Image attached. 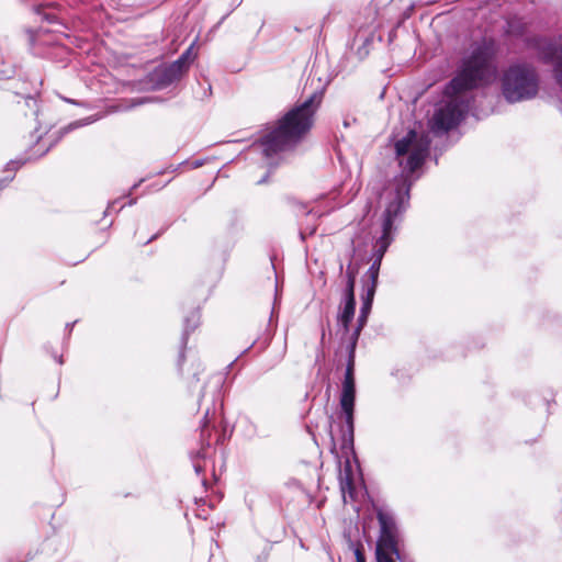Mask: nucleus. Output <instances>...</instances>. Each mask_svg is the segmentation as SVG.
<instances>
[{
    "label": "nucleus",
    "mask_w": 562,
    "mask_h": 562,
    "mask_svg": "<svg viewBox=\"0 0 562 562\" xmlns=\"http://www.w3.org/2000/svg\"><path fill=\"white\" fill-rule=\"evenodd\" d=\"M380 267H381L380 259H373L370 268L367 271L366 276H367L368 280L366 281L363 288L374 285V290H376Z\"/></svg>",
    "instance_id": "nucleus-12"
},
{
    "label": "nucleus",
    "mask_w": 562,
    "mask_h": 562,
    "mask_svg": "<svg viewBox=\"0 0 562 562\" xmlns=\"http://www.w3.org/2000/svg\"><path fill=\"white\" fill-rule=\"evenodd\" d=\"M186 71L187 70L180 65V63H177L175 60L169 66H166L157 70L155 76L157 78L158 85L161 87H166L179 80Z\"/></svg>",
    "instance_id": "nucleus-9"
},
{
    "label": "nucleus",
    "mask_w": 562,
    "mask_h": 562,
    "mask_svg": "<svg viewBox=\"0 0 562 562\" xmlns=\"http://www.w3.org/2000/svg\"><path fill=\"white\" fill-rule=\"evenodd\" d=\"M508 32H509V33H514V31H513V24H512V23H509V24H508Z\"/></svg>",
    "instance_id": "nucleus-25"
},
{
    "label": "nucleus",
    "mask_w": 562,
    "mask_h": 562,
    "mask_svg": "<svg viewBox=\"0 0 562 562\" xmlns=\"http://www.w3.org/2000/svg\"><path fill=\"white\" fill-rule=\"evenodd\" d=\"M502 93L509 103L528 101L537 97L540 89V76L532 64L515 61L501 78Z\"/></svg>",
    "instance_id": "nucleus-4"
},
{
    "label": "nucleus",
    "mask_w": 562,
    "mask_h": 562,
    "mask_svg": "<svg viewBox=\"0 0 562 562\" xmlns=\"http://www.w3.org/2000/svg\"><path fill=\"white\" fill-rule=\"evenodd\" d=\"M376 517L380 525V536L376 547L392 549L393 552H395L396 559H400V531L393 514L387 510L380 509Z\"/></svg>",
    "instance_id": "nucleus-7"
},
{
    "label": "nucleus",
    "mask_w": 562,
    "mask_h": 562,
    "mask_svg": "<svg viewBox=\"0 0 562 562\" xmlns=\"http://www.w3.org/2000/svg\"><path fill=\"white\" fill-rule=\"evenodd\" d=\"M323 97L324 91L316 90L305 100L295 104L252 147L259 149L267 159H271L279 153L295 146L311 131Z\"/></svg>",
    "instance_id": "nucleus-3"
},
{
    "label": "nucleus",
    "mask_w": 562,
    "mask_h": 562,
    "mask_svg": "<svg viewBox=\"0 0 562 562\" xmlns=\"http://www.w3.org/2000/svg\"><path fill=\"white\" fill-rule=\"evenodd\" d=\"M195 42H193L183 53L182 55L176 60L177 63H180V65L188 70L190 64L194 60L196 57V54L193 52Z\"/></svg>",
    "instance_id": "nucleus-14"
},
{
    "label": "nucleus",
    "mask_w": 562,
    "mask_h": 562,
    "mask_svg": "<svg viewBox=\"0 0 562 562\" xmlns=\"http://www.w3.org/2000/svg\"><path fill=\"white\" fill-rule=\"evenodd\" d=\"M46 19L49 21V22H54L56 20V16L54 15H49V14H46Z\"/></svg>",
    "instance_id": "nucleus-24"
},
{
    "label": "nucleus",
    "mask_w": 562,
    "mask_h": 562,
    "mask_svg": "<svg viewBox=\"0 0 562 562\" xmlns=\"http://www.w3.org/2000/svg\"><path fill=\"white\" fill-rule=\"evenodd\" d=\"M363 295L361 297L360 313L369 315L372 308L373 297L375 294L374 285L363 288Z\"/></svg>",
    "instance_id": "nucleus-11"
},
{
    "label": "nucleus",
    "mask_w": 562,
    "mask_h": 562,
    "mask_svg": "<svg viewBox=\"0 0 562 562\" xmlns=\"http://www.w3.org/2000/svg\"><path fill=\"white\" fill-rule=\"evenodd\" d=\"M497 53L498 44L493 38H482L470 45L446 88L447 99L437 105L429 122L434 133H446L462 121L471 105L467 93L495 78Z\"/></svg>",
    "instance_id": "nucleus-1"
},
{
    "label": "nucleus",
    "mask_w": 562,
    "mask_h": 562,
    "mask_svg": "<svg viewBox=\"0 0 562 562\" xmlns=\"http://www.w3.org/2000/svg\"><path fill=\"white\" fill-rule=\"evenodd\" d=\"M356 562H366L364 555L360 550H356Z\"/></svg>",
    "instance_id": "nucleus-22"
},
{
    "label": "nucleus",
    "mask_w": 562,
    "mask_h": 562,
    "mask_svg": "<svg viewBox=\"0 0 562 562\" xmlns=\"http://www.w3.org/2000/svg\"><path fill=\"white\" fill-rule=\"evenodd\" d=\"M375 554L378 562H396L395 559L393 558L395 555V552H393L392 549L376 547Z\"/></svg>",
    "instance_id": "nucleus-15"
},
{
    "label": "nucleus",
    "mask_w": 562,
    "mask_h": 562,
    "mask_svg": "<svg viewBox=\"0 0 562 562\" xmlns=\"http://www.w3.org/2000/svg\"><path fill=\"white\" fill-rule=\"evenodd\" d=\"M347 288L345 292V299L355 297L353 288H355V273L348 267L347 270Z\"/></svg>",
    "instance_id": "nucleus-17"
},
{
    "label": "nucleus",
    "mask_w": 562,
    "mask_h": 562,
    "mask_svg": "<svg viewBox=\"0 0 562 562\" xmlns=\"http://www.w3.org/2000/svg\"><path fill=\"white\" fill-rule=\"evenodd\" d=\"M345 127L349 126V123L347 121L344 122Z\"/></svg>",
    "instance_id": "nucleus-27"
},
{
    "label": "nucleus",
    "mask_w": 562,
    "mask_h": 562,
    "mask_svg": "<svg viewBox=\"0 0 562 562\" xmlns=\"http://www.w3.org/2000/svg\"><path fill=\"white\" fill-rule=\"evenodd\" d=\"M355 342L349 345V357L346 367L345 378L342 381V389L340 393L339 404L344 415L346 429L342 431L344 442H353V413H355V401H356V384H355Z\"/></svg>",
    "instance_id": "nucleus-5"
},
{
    "label": "nucleus",
    "mask_w": 562,
    "mask_h": 562,
    "mask_svg": "<svg viewBox=\"0 0 562 562\" xmlns=\"http://www.w3.org/2000/svg\"><path fill=\"white\" fill-rule=\"evenodd\" d=\"M24 162L25 160H11L7 164V170L16 171Z\"/></svg>",
    "instance_id": "nucleus-20"
},
{
    "label": "nucleus",
    "mask_w": 562,
    "mask_h": 562,
    "mask_svg": "<svg viewBox=\"0 0 562 562\" xmlns=\"http://www.w3.org/2000/svg\"><path fill=\"white\" fill-rule=\"evenodd\" d=\"M430 143L428 135L418 134L414 130L395 143V153L402 167V173L390 182L380 195V201L385 210L382 218V235L373 247V259H380V262L393 240L394 222L408 205L411 187L419 177L414 176V172L423 166L428 157Z\"/></svg>",
    "instance_id": "nucleus-2"
},
{
    "label": "nucleus",
    "mask_w": 562,
    "mask_h": 562,
    "mask_svg": "<svg viewBox=\"0 0 562 562\" xmlns=\"http://www.w3.org/2000/svg\"><path fill=\"white\" fill-rule=\"evenodd\" d=\"M14 74V70L11 65L1 63L0 64V79L11 78Z\"/></svg>",
    "instance_id": "nucleus-19"
},
{
    "label": "nucleus",
    "mask_w": 562,
    "mask_h": 562,
    "mask_svg": "<svg viewBox=\"0 0 562 562\" xmlns=\"http://www.w3.org/2000/svg\"><path fill=\"white\" fill-rule=\"evenodd\" d=\"M200 324V313L195 311L189 315L184 321V333L182 337V342H187V335L190 330H194Z\"/></svg>",
    "instance_id": "nucleus-13"
},
{
    "label": "nucleus",
    "mask_w": 562,
    "mask_h": 562,
    "mask_svg": "<svg viewBox=\"0 0 562 562\" xmlns=\"http://www.w3.org/2000/svg\"><path fill=\"white\" fill-rule=\"evenodd\" d=\"M13 176L8 177L5 180L0 181V190L7 184L8 181H11Z\"/></svg>",
    "instance_id": "nucleus-23"
},
{
    "label": "nucleus",
    "mask_w": 562,
    "mask_h": 562,
    "mask_svg": "<svg viewBox=\"0 0 562 562\" xmlns=\"http://www.w3.org/2000/svg\"><path fill=\"white\" fill-rule=\"evenodd\" d=\"M88 123H89V122H86V121H77V122H75V123L69 124V126L66 128V132H67V131H70V130H74V128H76V127H79V126L86 125V124H88Z\"/></svg>",
    "instance_id": "nucleus-21"
},
{
    "label": "nucleus",
    "mask_w": 562,
    "mask_h": 562,
    "mask_svg": "<svg viewBox=\"0 0 562 562\" xmlns=\"http://www.w3.org/2000/svg\"><path fill=\"white\" fill-rule=\"evenodd\" d=\"M529 46L537 50L540 60L553 65L554 78L562 88V38L533 37Z\"/></svg>",
    "instance_id": "nucleus-6"
},
{
    "label": "nucleus",
    "mask_w": 562,
    "mask_h": 562,
    "mask_svg": "<svg viewBox=\"0 0 562 562\" xmlns=\"http://www.w3.org/2000/svg\"><path fill=\"white\" fill-rule=\"evenodd\" d=\"M115 203H116V201H114L112 204H110V205L108 206V211L112 210Z\"/></svg>",
    "instance_id": "nucleus-26"
},
{
    "label": "nucleus",
    "mask_w": 562,
    "mask_h": 562,
    "mask_svg": "<svg viewBox=\"0 0 562 562\" xmlns=\"http://www.w3.org/2000/svg\"><path fill=\"white\" fill-rule=\"evenodd\" d=\"M340 490L342 492L344 498H346V493H349L351 498L353 497L352 480L349 476L340 480Z\"/></svg>",
    "instance_id": "nucleus-18"
},
{
    "label": "nucleus",
    "mask_w": 562,
    "mask_h": 562,
    "mask_svg": "<svg viewBox=\"0 0 562 562\" xmlns=\"http://www.w3.org/2000/svg\"><path fill=\"white\" fill-rule=\"evenodd\" d=\"M216 414L215 407H206L204 417L201 422V449L191 456L194 471L200 475L205 468V447L210 446L211 429L210 425Z\"/></svg>",
    "instance_id": "nucleus-8"
},
{
    "label": "nucleus",
    "mask_w": 562,
    "mask_h": 562,
    "mask_svg": "<svg viewBox=\"0 0 562 562\" xmlns=\"http://www.w3.org/2000/svg\"><path fill=\"white\" fill-rule=\"evenodd\" d=\"M369 315L360 313L358 316V325L355 328L350 342H355V346L357 345L358 337L362 330V328L366 326Z\"/></svg>",
    "instance_id": "nucleus-16"
},
{
    "label": "nucleus",
    "mask_w": 562,
    "mask_h": 562,
    "mask_svg": "<svg viewBox=\"0 0 562 562\" xmlns=\"http://www.w3.org/2000/svg\"><path fill=\"white\" fill-rule=\"evenodd\" d=\"M356 301L355 297L345 299V305L338 314V323L346 333L349 331V325L355 316Z\"/></svg>",
    "instance_id": "nucleus-10"
}]
</instances>
